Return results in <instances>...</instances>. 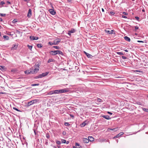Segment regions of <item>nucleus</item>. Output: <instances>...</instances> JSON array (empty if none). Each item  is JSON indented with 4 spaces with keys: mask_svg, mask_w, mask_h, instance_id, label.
Listing matches in <instances>:
<instances>
[{
    "mask_svg": "<svg viewBox=\"0 0 148 148\" xmlns=\"http://www.w3.org/2000/svg\"><path fill=\"white\" fill-rule=\"evenodd\" d=\"M39 66L38 64L37 65H36L34 67H32L30 69V72L32 74L35 73H37L39 70Z\"/></svg>",
    "mask_w": 148,
    "mask_h": 148,
    "instance_id": "obj_1",
    "label": "nucleus"
},
{
    "mask_svg": "<svg viewBox=\"0 0 148 148\" xmlns=\"http://www.w3.org/2000/svg\"><path fill=\"white\" fill-rule=\"evenodd\" d=\"M49 53L52 56L56 55L58 54L62 56L64 55L62 52L60 50L51 51L49 52Z\"/></svg>",
    "mask_w": 148,
    "mask_h": 148,
    "instance_id": "obj_2",
    "label": "nucleus"
},
{
    "mask_svg": "<svg viewBox=\"0 0 148 148\" xmlns=\"http://www.w3.org/2000/svg\"><path fill=\"white\" fill-rule=\"evenodd\" d=\"M60 40L59 39H55L53 42H49L48 44L50 45H58L60 42Z\"/></svg>",
    "mask_w": 148,
    "mask_h": 148,
    "instance_id": "obj_3",
    "label": "nucleus"
},
{
    "mask_svg": "<svg viewBox=\"0 0 148 148\" xmlns=\"http://www.w3.org/2000/svg\"><path fill=\"white\" fill-rule=\"evenodd\" d=\"M37 99L33 100L27 103V104L26 106L27 107H28L33 104L36 103L37 102Z\"/></svg>",
    "mask_w": 148,
    "mask_h": 148,
    "instance_id": "obj_4",
    "label": "nucleus"
},
{
    "mask_svg": "<svg viewBox=\"0 0 148 148\" xmlns=\"http://www.w3.org/2000/svg\"><path fill=\"white\" fill-rule=\"evenodd\" d=\"M51 8L49 10V11L50 13L53 15H55L56 14V12L54 11L53 4L52 3L50 4Z\"/></svg>",
    "mask_w": 148,
    "mask_h": 148,
    "instance_id": "obj_5",
    "label": "nucleus"
},
{
    "mask_svg": "<svg viewBox=\"0 0 148 148\" xmlns=\"http://www.w3.org/2000/svg\"><path fill=\"white\" fill-rule=\"evenodd\" d=\"M105 32L107 33L108 34H115V31L114 30H109L108 29H105Z\"/></svg>",
    "mask_w": 148,
    "mask_h": 148,
    "instance_id": "obj_6",
    "label": "nucleus"
},
{
    "mask_svg": "<svg viewBox=\"0 0 148 148\" xmlns=\"http://www.w3.org/2000/svg\"><path fill=\"white\" fill-rule=\"evenodd\" d=\"M49 73V72H47L39 74V75L40 77V78H42L43 77L46 76Z\"/></svg>",
    "mask_w": 148,
    "mask_h": 148,
    "instance_id": "obj_7",
    "label": "nucleus"
},
{
    "mask_svg": "<svg viewBox=\"0 0 148 148\" xmlns=\"http://www.w3.org/2000/svg\"><path fill=\"white\" fill-rule=\"evenodd\" d=\"M69 91V90L68 89H67L66 88L62 89L59 90V92L60 93H63L65 92H68Z\"/></svg>",
    "mask_w": 148,
    "mask_h": 148,
    "instance_id": "obj_8",
    "label": "nucleus"
},
{
    "mask_svg": "<svg viewBox=\"0 0 148 148\" xmlns=\"http://www.w3.org/2000/svg\"><path fill=\"white\" fill-rule=\"evenodd\" d=\"M76 31V30L73 29H72L70 30L69 31H68V34L69 36H71V33H73L75 32Z\"/></svg>",
    "mask_w": 148,
    "mask_h": 148,
    "instance_id": "obj_9",
    "label": "nucleus"
},
{
    "mask_svg": "<svg viewBox=\"0 0 148 148\" xmlns=\"http://www.w3.org/2000/svg\"><path fill=\"white\" fill-rule=\"evenodd\" d=\"M30 39L32 40H37L39 39V38L37 37L31 36L30 37Z\"/></svg>",
    "mask_w": 148,
    "mask_h": 148,
    "instance_id": "obj_10",
    "label": "nucleus"
},
{
    "mask_svg": "<svg viewBox=\"0 0 148 148\" xmlns=\"http://www.w3.org/2000/svg\"><path fill=\"white\" fill-rule=\"evenodd\" d=\"M82 140L84 143H88L89 142V140L87 138H82Z\"/></svg>",
    "mask_w": 148,
    "mask_h": 148,
    "instance_id": "obj_11",
    "label": "nucleus"
},
{
    "mask_svg": "<svg viewBox=\"0 0 148 148\" xmlns=\"http://www.w3.org/2000/svg\"><path fill=\"white\" fill-rule=\"evenodd\" d=\"M32 15V10L31 9H29L27 14V16L28 17H30Z\"/></svg>",
    "mask_w": 148,
    "mask_h": 148,
    "instance_id": "obj_12",
    "label": "nucleus"
},
{
    "mask_svg": "<svg viewBox=\"0 0 148 148\" xmlns=\"http://www.w3.org/2000/svg\"><path fill=\"white\" fill-rule=\"evenodd\" d=\"M124 39H125V40L128 42H130V38H129V37L127 36H125V37H124Z\"/></svg>",
    "mask_w": 148,
    "mask_h": 148,
    "instance_id": "obj_13",
    "label": "nucleus"
},
{
    "mask_svg": "<svg viewBox=\"0 0 148 148\" xmlns=\"http://www.w3.org/2000/svg\"><path fill=\"white\" fill-rule=\"evenodd\" d=\"M102 116L104 118L107 120H109L111 119V118L108 115H103Z\"/></svg>",
    "mask_w": 148,
    "mask_h": 148,
    "instance_id": "obj_14",
    "label": "nucleus"
},
{
    "mask_svg": "<svg viewBox=\"0 0 148 148\" xmlns=\"http://www.w3.org/2000/svg\"><path fill=\"white\" fill-rule=\"evenodd\" d=\"M84 53L86 55V56H87V57L88 58H91V56H92V55L90 54L86 53L85 51H84Z\"/></svg>",
    "mask_w": 148,
    "mask_h": 148,
    "instance_id": "obj_15",
    "label": "nucleus"
},
{
    "mask_svg": "<svg viewBox=\"0 0 148 148\" xmlns=\"http://www.w3.org/2000/svg\"><path fill=\"white\" fill-rule=\"evenodd\" d=\"M88 139L89 140V141L90 142L94 141V138L92 136H89Z\"/></svg>",
    "mask_w": 148,
    "mask_h": 148,
    "instance_id": "obj_16",
    "label": "nucleus"
},
{
    "mask_svg": "<svg viewBox=\"0 0 148 148\" xmlns=\"http://www.w3.org/2000/svg\"><path fill=\"white\" fill-rule=\"evenodd\" d=\"M123 134L124 133L123 132L120 133H119V134H118L116 135V137L117 138H118L119 137H120L122 135H123Z\"/></svg>",
    "mask_w": 148,
    "mask_h": 148,
    "instance_id": "obj_17",
    "label": "nucleus"
},
{
    "mask_svg": "<svg viewBox=\"0 0 148 148\" xmlns=\"http://www.w3.org/2000/svg\"><path fill=\"white\" fill-rule=\"evenodd\" d=\"M30 69L29 70H27L25 71V74H29L30 73H31V72H30Z\"/></svg>",
    "mask_w": 148,
    "mask_h": 148,
    "instance_id": "obj_18",
    "label": "nucleus"
},
{
    "mask_svg": "<svg viewBox=\"0 0 148 148\" xmlns=\"http://www.w3.org/2000/svg\"><path fill=\"white\" fill-rule=\"evenodd\" d=\"M59 90H54V94H60Z\"/></svg>",
    "mask_w": 148,
    "mask_h": 148,
    "instance_id": "obj_19",
    "label": "nucleus"
},
{
    "mask_svg": "<svg viewBox=\"0 0 148 148\" xmlns=\"http://www.w3.org/2000/svg\"><path fill=\"white\" fill-rule=\"evenodd\" d=\"M3 38H4L5 39L7 40H8L9 39V37L8 36L6 35H4L3 36Z\"/></svg>",
    "mask_w": 148,
    "mask_h": 148,
    "instance_id": "obj_20",
    "label": "nucleus"
},
{
    "mask_svg": "<svg viewBox=\"0 0 148 148\" xmlns=\"http://www.w3.org/2000/svg\"><path fill=\"white\" fill-rule=\"evenodd\" d=\"M37 47L38 48H40L42 47V46L41 44H38L37 45Z\"/></svg>",
    "mask_w": 148,
    "mask_h": 148,
    "instance_id": "obj_21",
    "label": "nucleus"
},
{
    "mask_svg": "<svg viewBox=\"0 0 148 148\" xmlns=\"http://www.w3.org/2000/svg\"><path fill=\"white\" fill-rule=\"evenodd\" d=\"M86 121H84V122L82 123V124L81 125H82V127H84L86 125Z\"/></svg>",
    "mask_w": 148,
    "mask_h": 148,
    "instance_id": "obj_22",
    "label": "nucleus"
},
{
    "mask_svg": "<svg viewBox=\"0 0 148 148\" xmlns=\"http://www.w3.org/2000/svg\"><path fill=\"white\" fill-rule=\"evenodd\" d=\"M53 47L57 49H60V47L58 46H53Z\"/></svg>",
    "mask_w": 148,
    "mask_h": 148,
    "instance_id": "obj_23",
    "label": "nucleus"
},
{
    "mask_svg": "<svg viewBox=\"0 0 148 148\" xmlns=\"http://www.w3.org/2000/svg\"><path fill=\"white\" fill-rule=\"evenodd\" d=\"M109 13L111 15H113L115 14V13L113 11H111Z\"/></svg>",
    "mask_w": 148,
    "mask_h": 148,
    "instance_id": "obj_24",
    "label": "nucleus"
},
{
    "mask_svg": "<svg viewBox=\"0 0 148 148\" xmlns=\"http://www.w3.org/2000/svg\"><path fill=\"white\" fill-rule=\"evenodd\" d=\"M53 94H54V90L51 91L50 92H49L48 93V94L49 95H52Z\"/></svg>",
    "mask_w": 148,
    "mask_h": 148,
    "instance_id": "obj_25",
    "label": "nucleus"
},
{
    "mask_svg": "<svg viewBox=\"0 0 148 148\" xmlns=\"http://www.w3.org/2000/svg\"><path fill=\"white\" fill-rule=\"evenodd\" d=\"M6 14H2L0 13V16L2 17H5L6 16Z\"/></svg>",
    "mask_w": 148,
    "mask_h": 148,
    "instance_id": "obj_26",
    "label": "nucleus"
},
{
    "mask_svg": "<svg viewBox=\"0 0 148 148\" xmlns=\"http://www.w3.org/2000/svg\"><path fill=\"white\" fill-rule=\"evenodd\" d=\"M13 109H14L18 112H21V111L19 110L17 108H16V107H13Z\"/></svg>",
    "mask_w": 148,
    "mask_h": 148,
    "instance_id": "obj_27",
    "label": "nucleus"
},
{
    "mask_svg": "<svg viewBox=\"0 0 148 148\" xmlns=\"http://www.w3.org/2000/svg\"><path fill=\"white\" fill-rule=\"evenodd\" d=\"M54 60L52 59H50L48 60V63H49L50 62H53Z\"/></svg>",
    "mask_w": 148,
    "mask_h": 148,
    "instance_id": "obj_28",
    "label": "nucleus"
},
{
    "mask_svg": "<svg viewBox=\"0 0 148 148\" xmlns=\"http://www.w3.org/2000/svg\"><path fill=\"white\" fill-rule=\"evenodd\" d=\"M117 53L118 55H124L123 53L121 52H117Z\"/></svg>",
    "mask_w": 148,
    "mask_h": 148,
    "instance_id": "obj_29",
    "label": "nucleus"
},
{
    "mask_svg": "<svg viewBox=\"0 0 148 148\" xmlns=\"http://www.w3.org/2000/svg\"><path fill=\"white\" fill-rule=\"evenodd\" d=\"M17 47V46L16 45H13L12 48L14 49H16Z\"/></svg>",
    "mask_w": 148,
    "mask_h": 148,
    "instance_id": "obj_30",
    "label": "nucleus"
},
{
    "mask_svg": "<svg viewBox=\"0 0 148 148\" xmlns=\"http://www.w3.org/2000/svg\"><path fill=\"white\" fill-rule=\"evenodd\" d=\"M17 22V19H14L12 21V23H15L16 22Z\"/></svg>",
    "mask_w": 148,
    "mask_h": 148,
    "instance_id": "obj_31",
    "label": "nucleus"
},
{
    "mask_svg": "<svg viewBox=\"0 0 148 148\" xmlns=\"http://www.w3.org/2000/svg\"><path fill=\"white\" fill-rule=\"evenodd\" d=\"M27 46L29 49L30 50H31L32 47V45H28Z\"/></svg>",
    "mask_w": 148,
    "mask_h": 148,
    "instance_id": "obj_32",
    "label": "nucleus"
},
{
    "mask_svg": "<svg viewBox=\"0 0 148 148\" xmlns=\"http://www.w3.org/2000/svg\"><path fill=\"white\" fill-rule=\"evenodd\" d=\"M143 110L145 112H148V109L145 108H143Z\"/></svg>",
    "mask_w": 148,
    "mask_h": 148,
    "instance_id": "obj_33",
    "label": "nucleus"
},
{
    "mask_svg": "<svg viewBox=\"0 0 148 148\" xmlns=\"http://www.w3.org/2000/svg\"><path fill=\"white\" fill-rule=\"evenodd\" d=\"M70 125V124L68 122H65L64 123V125L66 126H69Z\"/></svg>",
    "mask_w": 148,
    "mask_h": 148,
    "instance_id": "obj_34",
    "label": "nucleus"
},
{
    "mask_svg": "<svg viewBox=\"0 0 148 148\" xmlns=\"http://www.w3.org/2000/svg\"><path fill=\"white\" fill-rule=\"evenodd\" d=\"M62 143H66V140L64 139H61Z\"/></svg>",
    "mask_w": 148,
    "mask_h": 148,
    "instance_id": "obj_35",
    "label": "nucleus"
},
{
    "mask_svg": "<svg viewBox=\"0 0 148 148\" xmlns=\"http://www.w3.org/2000/svg\"><path fill=\"white\" fill-rule=\"evenodd\" d=\"M56 143L59 145H60L61 144V142L60 141L58 140L56 141Z\"/></svg>",
    "mask_w": 148,
    "mask_h": 148,
    "instance_id": "obj_36",
    "label": "nucleus"
},
{
    "mask_svg": "<svg viewBox=\"0 0 148 148\" xmlns=\"http://www.w3.org/2000/svg\"><path fill=\"white\" fill-rule=\"evenodd\" d=\"M113 131L114 132L118 130V128H115L112 129Z\"/></svg>",
    "mask_w": 148,
    "mask_h": 148,
    "instance_id": "obj_37",
    "label": "nucleus"
},
{
    "mask_svg": "<svg viewBox=\"0 0 148 148\" xmlns=\"http://www.w3.org/2000/svg\"><path fill=\"white\" fill-rule=\"evenodd\" d=\"M39 85V84H32V86H38Z\"/></svg>",
    "mask_w": 148,
    "mask_h": 148,
    "instance_id": "obj_38",
    "label": "nucleus"
},
{
    "mask_svg": "<svg viewBox=\"0 0 148 148\" xmlns=\"http://www.w3.org/2000/svg\"><path fill=\"white\" fill-rule=\"evenodd\" d=\"M5 3V2L3 1H1L0 2V5H3Z\"/></svg>",
    "mask_w": 148,
    "mask_h": 148,
    "instance_id": "obj_39",
    "label": "nucleus"
},
{
    "mask_svg": "<svg viewBox=\"0 0 148 148\" xmlns=\"http://www.w3.org/2000/svg\"><path fill=\"white\" fill-rule=\"evenodd\" d=\"M39 78H40V77L39 75L38 76H36L35 77V79H38Z\"/></svg>",
    "mask_w": 148,
    "mask_h": 148,
    "instance_id": "obj_40",
    "label": "nucleus"
},
{
    "mask_svg": "<svg viewBox=\"0 0 148 148\" xmlns=\"http://www.w3.org/2000/svg\"><path fill=\"white\" fill-rule=\"evenodd\" d=\"M135 18L138 21H139V18L138 16H135Z\"/></svg>",
    "mask_w": 148,
    "mask_h": 148,
    "instance_id": "obj_41",
    "label": "nucleus"
},
{
    "mask_svg": "<svg viewBox=\"0 0 148 148\" xmlns=\"http://www.w3.org/2000/svg\"><path fill=\"white\" fill-rule=\"evenodd\" d=\"M62 134L64 136L66 134V132L65 131H64L63 132Z\"/></svg>",
    "mask_w": 148,
    "mask_h": 148,
    "instance_id": "obj_42",
    "label": "nucleus"
},
{
    "mask_svg": "<svg viewBox=\"0 0 148 148\" xmlns=\"http://www.w3.org/2000/svg\"><path fill=\"white\" fill-rule=\"evenodd\" d=\"M46 137L47 138H49V134H47L46 135Z\"/></svg>",
    "mask_w": 148,
    "mask_h": 148,
    "instance_id": "obj_43",
    "label": "nucleus"
},
{
    "mask_svg": "<svg viewBox=\"0 0 148 148\" xmlns=\"http://www.w3.org/2000/svg\"><path fill=\"white\" fill-rule=\"evenodd\" d=\"M123 14L124 15H127V13L126 12H123Z\"/></svg>",
    "mask_w": 148,
    "mask_h": 148,
    "instance_id": "obj_44",
    "label": "nucleus"
},
{
    "mask_svg": "<svg viewBox=\"0 0 148 148\" xmlns=\"http://www.w3.org/2000/svg\"><path fill=\"white\" fill-rule=\"evenodd\" d=\"M75 145L76 146H79V144L78 143H75Z\"/></svg>",
    "mask_w": 148,
    "mask_h": 148,
    "instance_id": "obj_45",
    "label": "nucleus"
},
{
    "mask_svg": "<svg viewBox=\"0 0 148 148\" xmlns=\"http://www.w3.org/2000/svg\"><path fill=\"white\" fill-rule=\"evenodd\" d=\"M97 101L99 102H102V100L100 99H97Z\"/></svg>",
    "mask_w": 148,
    "mask_h": 148,
    "instance_id": "obj_46",
    "label": "nucleus"
},
{
    "mask_svg": "<svg viewBox=\"0 0 148 148\" xmlns=\"http://www.w3.org/2000/svg\"><path fill=\"white\" fill-rule=\"evenodd\" d=\"M122 17L123 18H127V17L126 16H125V15H122Z\"/></svg>",
    "mask_w": 148,
    "mask_h": 148,
    "instance_id": "obj_47",
    "label": "nucleus"
},
{
    "mask_svg": "<svg viewBox=\"0 0 148 148\" xmlns=\"http://www.w3.org/2000/svg\"><path fill=\"white\" fill-rule=\"evenodd\" d=\"M122 58L123 59H125L127 58L125 56H122Z\"/></svg>",
    "mask_w": 148,
    "mask_h": 148,
    "instance_id": "obj_48",
    "label": "nucleus"
},
{
    "mask_svg": "<svg viewBox=\"0 0 148 148\" xmlns=\"http://www.w3.org/2000/svg\"><path fill=\"white\" fill-rule=\"evenodd\" d=\"M3 69V67L2 66H0V69L1 70V69Z\"/></svg>",
    "mask_w": 148,
    "mask_h": 148,
    "instance_id": "obj_49",
    "label": "nucleus"
},
{
    "mask_svg": "<svg viewBox=\"0 0 148 148\" xmlns=\"http://www.w3.org/2000/svg\"><path fill=\"white\" fill-rule=\"evenodd\" d=\"M138 28V27L137 26H135V29H137Z\"/></svg>",
    "mask_w": 148,
    "mask_h": 148,
    "instance_id": "obj_50",
    "label": "nucleus"
},
{
    "mask_svg": "<svg viewBox=\"0 0 148 148\" xmlns=\"http://www.w3.org/2000/svg\"><path fill=\"white\" fill-rule=\"evenodd\" d=\"M16 32L18 34H20V32L18 30H16Z\"/></svg>",
    "mask_w": 148,
    "mask_h": 148,
    "instance_id": "obj_51",
    "label": "nucleus"
},
{
    "mask_svg": "<svg viewBox=\"0 0 148 148\" xmlns=\"http://www.w3.org/2000/svg\"><path fill=\"white\" fill-rule=\"evenodd\" d=\"M137 42H144L142 41L138 40Z\"/></svg>",
    "mask_w": 148,
    "mask_h": 148,
    "instance_id": "obj_52",
    "label": "nucleus"
},
{
    "mask_svg": "<svg viewBox=\"0 0 148 148\" xmlns=\"http://www.w3.org/2000/svg\"><path fill=\"white\" fill-rule=\"evenodd\" d=\"M7 3L8 4H11L10 2L9 1H7Z\"/></svg>",
    "mask_w": 148,
    "mask_h": 148,
    "instance_id": "obj_53",
    "label": "nucleus"
},
{
    "mask_svg": "<svg viewBox=\"0 0 148 148\" xmlns=\"http://www.w3.org/2000/svg\"><path fill=\"white\" fill-rule=\"evenodd\" d=\"M70 115L71 116L72 118H74V116L73 115H72V114H70Z\"/></svg>",
    "mask_w": 148,
    "mask_h": 148,
    "instance_id": "obj_54",
    "label": "nucleus"
},
{
    "mask_svg": "<svg viewBox=\"0 0 148 148\" xmlns=\"http://www.w3.org/2000/svg\"><path fill=\"white\" fill-rule=\"evenodd\" d=\"M108 113L109 114H110V115H112V113L110 112H108Z\"/></svg>",
    "mask_w": 148,
    "mask_h": 148,
    "instance_id": "obj_55",
    "label": "nucleus"
},
{
    "mask_svg": "<svg viewBox=\"0 0 148 148\" xmlns=\"http://www.w3.org/2000/svg\"><path fill=\"white\" fill-rule=\"evenodd\" d=\"M112 129H112V128H109L108 129V130H112V131H113Z\"/></svg>",
    "mask_w": 148,
    "mask_h": 148,
    "instance_id": "obj_56",
    "label": "nucleus"
},
{
    "mask_svg": "<svg viewBox=\"0 0 148 148\" xmlns=\"http://www.w3.org/2000/svg\"><path fill=\"white\" fill-rule=\"evenodd\" d=\"M0 21L2 22L3 21V19L2 18L0 17Z\"/></svg>",
    "mask_w": 148,
    "mask_h": 148,
    "instance_id": "obj_57",
    "label": "nucleus"
},
{
    "mask_svg": "<svg viewBox=\"0 0 148 148\" xmlns=\"http://www.w3.org/2000/svg\"><path fill=\"white\" fill-rule=\"evenodd\" d=\"M124 50L126 52H128V51L127 49H124Z\"/></svg>",
    "mask_w": 148,
    "mask_h": 148,
    "instance_id": "obj_58",
    "label": "nucleus"
},
{
    "mask_svg": "<svg viewBox=\"0 0 148 148\" xmlns=\"http://www.w3.org/2000/svg\"><path fill=\"white\" fill-rule=\"evenodd\" d=\"M66 144H68L69 143V141H66Z\"/></svg>",
    "mask_w": 148,
    "mask_h": 148,
    "instance_id": "obj_59",
    "label": "nucleus"
},
{
    "mask_svg": "<svg viewBox=\"0 0 148 148\" xmlns=\"http://www.w3.org/2000/svg\"><path fill=\"white\" fill-rule=\"evenodd\" d=\"M23 0L25 2H28V0Z\"/></svg>",
    "mask_w": 148,
    "mask_h": 148,
    "instance_id": "obj_60",
    "label": "nucleus"
},
{
    "mask_svg": "<svg viewBox=\"0 0 148 148\" xmlns=\"http://www.w3.org/2000/svg\"><path fill=\"white\" fill-rule=\"evenodd\" d=\"M102 10L103 12H104V9L103 8H102Z\"/></svg>",
    "mask_w": 148,
    "mask_h": 148,
    "instance_id": "obj_61",
    "label": "nucleus"
},
{
    "mask_svg": "<svg viewBox=\"0 0 148 148\" xmlns=\"http://www.w3.org/2000/svg\"><path fill=\"white\" fill-rule=\"evenodd\" d=\"M117 138L116 137V136H115L113 138V139H115L116 138Z\"/></svg>",
    "mask_w": 148,
    "mask_h": 148,
    "instance_id": "obj_62",
    "label": "nucleus"
},
{
    "mask_svg": "<svg viewBox=\"0 0 148 148\" xmlns=\"http://www.w3.org/2000/svg\"><path fill=\"white\" fill-rule=\"evenodd\" d=\"M67 0V1H68V2H71V0Z\"/></svg>",
    "mask_w": 148,
    "mask_h": 148,
    "instance_id": "obj_63",
    "label": "nucleus"
},
{
    "mask_svg": "<svg viewBox=\"0 0 148 148\" xmlns=\"http://www.w3.org/2000/svg\"><path fill=\"white\" fill-rule=\"evenodd\" d=\"M53 148H57L55 146H53Z\"/></svg>",
    "mask_w": 148,
    "mask_h": 148,
    "instance_id": "obj_64",
    "label": "nucleus"
}]
</instances>
